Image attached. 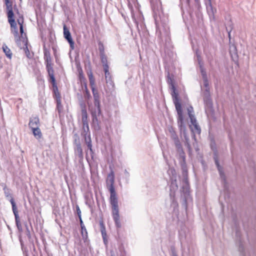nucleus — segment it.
Segmentation results:
<instances>
[{"mask_svg":"<svg viewBox=\"0 0 256 256\" xmlns=\"http://www.w3.org/2000/svg\"><path fill=\"white\" fill-rule=\"evenodd\" d=\"M106 183V188L110 192V202L112 206L113 219L116 226L120 228L121 227V224L120 220L118 198L114 186V174L112 170L108 176Z\"/></svg>","mask_w":256,"mask_h":256,"instance_id":"obj_1","label":"nucleus"},{"mask_svg":"<svg viewBox=\"0 0 256 256\" xmlns=\"http://www.w3.org/2000/svg\"><path fill=\"white\" fill-rule=\"evenodd\" d=\"M178 114V125L180 134L186 132V128L184 122L182 106L180 102L174 103Z\"/></svg>","mask_w":256,"mask_h":256,"instance_id":"obj_2","label":"nucleus"},{"mask_svg":"<svg viewBox=\"0 0 256 256\" xmlns=\"http://www.w3.org/2000/svg\"><path fill=\"white\" fill-rule=\"evenodd\" d=\"M168 130L170 134V138L173 140L176 148L177 154L184 153L181 142L174 128L172 126L168 127Z\"/></svg>","mask_w":256,"mask_h":256,"instance_id":"obj_3","label":"nucleus"},{"mask_svg":"<svg viewBox=\"0 0 256 256\" xmlns=\"http://www.w3.org/2000/svg\"><path fill=\"white\" fill-rule=\"evenodd\" d=\"M178 156L182 170V181L186 182V180H188V172L186 162L185 153H184L183 154H178Z\"/></svg>","mask_w":256,"mask_h":256,"instance_id":"obj_4","label":"nucleus"},{"mask_svg":"<svg viewBox=\"0 0 256 256\" xmlns=\"http://www.w3.org/2000/svg\"><path fill=\"white\" fill-rule=\"evenodd\" d=\"M92 116V124L95 130H99L100 129V122L98 116L102 114L100 108H94L91 110Z\"/></svg>","mask_w":256,"mask_h":256,"instance_id":"obj_5","label":"nucleus"},{"mask_svg":"<svg viewBox=\"0 0 256 256\" xmlns=\"http://www.w3.org/2000/svg\"><path fill=\"white\" fill-rule=\"evenodd\" d=\"M10 202L12 206V210L14 214V215L16 224V226L18 228V229L20 231H22V225L20 222V217L18 216V210L17 209L16 204L14 200V199H13V198H12L10 200Z\"/></svg>","mask_w":256,"mask_h":256,"instance_id":"obj_6","label":"nucleus"},{"mask_svg":"<svg viewBox=\"0 0 256 256\" xmlns=\"http://www.w3.org/2000/svg\"><path fill=\"white\" fill-rule=\"evenodd\" d=\"M168 82L170 85L172 90V96L174 103L180 102L178 98V94L176 92V88L174 86L172 79L170 77V75L168 76Z\"/></svg>","mask_w":256,"mask_h":256,"instance_id":"obj_7","label":"nucleus"},{"mask_svg":"<svg viewBox=\"0 0 256 256\" xmlns=\"http://www.w3.org/2000/svg\"><path fill=\"white\" fill-rule=\"evenodd\" d=\"M64 38L68 40L70 44V48L73 50L74 48V42L72 38L70 32L66 24L64 25Z\"/></svg>","mask_w":256,"mask_h":256,"instance_id":"obj_8","label":"nucleus"},{"mask_svg":"<svg viewBox=\"0 0 256 256\" xmlns=\"http://www.w3.org/2000/svg\"><path fill=\"white\" fill-rule=\"evenodd\" d=\"M82 136L85 138L86 137H88V134L90 135L88 117L82 118Z\"/></svg>","mask_w":256,"mask_h":256,"instance_id":"obj_9","label":"nucleus"},{"mask_svg":"<svg viewBox=\"0 0 256 256\" xmlns=\"http://www.w3.org/2000/svg\"><path fill=\"white\" fill-rule=\"evenodd\" d=\"M24 36H22V39L21 41V46H18L20 48H23L28 58H30L29 55L30 54V51L28 47V39L26 38V34H24Z\"/></svg>","mask_w":256,"mask_h":256,"instance_id":"obj_10","label":"nucleus"},{"mask_svg":"<svg viewBox=\"0 0 256 256\" xmlns=\"http://www.w3.org/2000/svg\"><path fill=\"white\" fill-rule=\"evenodd\" d=\"M205 2L206 6V10L208 15L210 17L214 18V14L216 12V10L213 8L212 4V0L206 1Z\"/></svg>","mask_w":256,"mask_h":256,"instance_id":"obj_11","label":"nucleus"},{"mask_svg":"<svg viewBox=\"0 0 256 256\" xmlns=\"http://www.w3.org/2000/svg\"><path fill=\"white\" fill-rule=\"evenodd\" d=\"M28 126L32 130L34 128H39L40 126L39 118L38 116L30 118Z\"/></svg>","mask_w":256,"mask_h":256,"instance_id":"obj_12","label":"nucleus"},{"mask_svg":"<svg viewBox=\"0 0 256 256\" xmlns=\"http://www.w3.org/2000/svg\"><path fill=\"white\" fill-rule=\"evenodd\" d=\"M11 32L14 35L15 41L17 45L21 46V41H22V36H19L18 28H11Z\"/></svg>","mask_w":256,"mask_h":256,"instance_id":"obj_13","label":"nucleus"},{"mask_svg":"<svg viewBox=\"0 0 256 256\" xmlns=\"http://www.w3.org/2000/svg\"><path fill=\"white\" fill-rule=\"evenodd\" d=\"M100 226L104 242L105 244H106L108 242L106 228L102 220L100 222Z\"/></svg>","mask_w":256,"mask_h":256,"instance_id":"obj_14","label":"nucleus"},{"mask_svg":"<svg viewBox=\"0 0 256 256\" xmlns=\"http://www.w3.org/2000/svg\"><path fill=\"white\" fill-rule=\"evenodd\" d=\"M48 76L50 78V82L53 86L56 84V80L54 76V70L52 66H46Z\"/></svg>","mask_w":256,"mask_h":256,"instance_id":"obj_15","label":"nucleus"},{"mask_svg":"<svg viewBox=\"0 0 256 256\" xmlns=\"http://www.w3.org/2000/svg\"><path fill=\"white\" fill-rule=\"evenodd\" d=\"M109 68H106L104 69V72L105 74V78L106 82L107 84H110V85L113 86L114 85V82L112 80V75L110 74V72H109Z\"/></svg>","mask_w":256,"mask_h":256,"instance_id":"obj_16","label":"nucleus"},{"mask_svg":"<svg viewBox=\"0 0 256 256\" xmlns=\"http://www.w3.org/2000/svg\"><path fill=\"white\" fill-rule=\"evenodd\" d=\"M74 150L75 154H76L78 155V158L80 160H82L84 158V154L81 144L74 146Z\"/></svg>","mask_w":256,"mask_h":256,"instance_id":"obj_17","label":"nucleus"},{"mask_svg":"<svg viewBox=\"0 0 256 256\" xmlns=\"http://www.w3.org/2000/svg\"><path fill=\"white\" fill-rule=\"evenodd\" d=\"M84 142H85L88 148L90 150L92 157V158L93 157L92 154H94V152L92 149V140H91V138H90V134H88V137H86L85 138H84Z\"/></svg>","mask_w":256,"mask_h":256,"instance_id":"obj_18","label":"nucleus"},{"mask_svg":"<svg viewBox=\"0 0 256 256\" xmlns=\"http://www.w3.org/2000/svg\"><path fill=\"white\" fill-rule=\"evenodd\" d=\"M230 54L232 58H236L238 57L237 49L235 44H230Z\"/></svg>","mask_w":256,"mask_h":256,"instance_id":"obj_19","label":"nucleus"},{"mask_svg":"<svg viewBox=\"0 0 256 256\" xmlns=\"http://www.w3.org/2000/svg\"><path fill=\"white\" fill-rule=\"evenodd\" d=\"M204 102L206 106V112L208 110L210 112L212 110V102L210 98H204Z\"/></svg>","mask_w":256,"mask_h":256,"instance_id":"obj_20","label":"nucleus"},{"mask_svg":"<svg viewBox=\"0 0 256 256\" xmlns=\"http://www.w3.org/2000/svg\"><path fill=\"white\" fill-rule=\"evenodd\" d=\"M100 56V58L101 62L104 67V70L106 68H109V66L108 63L107 57L106 54Z\"/></svg>","mask_w":256,"mask_h":256,"instance_id":"obj_21","label":"nucleus"},{"mask_svg":"<svg viewBox=\"0 0 256 256\" xmlns=\"http://www.w3.org/2000/svg\"><path fill=\"white\" fill-rule=\"evenodd\" d=\"M183 134H184V140H185L184 145L188 148L189 153L190 154L192 152V149L191 148V146L190 144L189 138H188V136H187L186 132L184 133Z\"/></svg>","mask_w":256,"mask_h":256,"instance_id":"obj_22","label":"nucleus"},{"mask_svg":"<svg viewBox=\"0 0 256 256\" xmlns=\"http://www.w3.org/2000/svg\"><path fill=\"white\" fill-rule=\"evenodd\" d=\"M2 48L6 56L10 59L12 57V52L10 50L6 44H3Z\"/></svg>","mask_w":256,"mask_h":256,"instance_id":"obj_23","label":"nucleus"},{"mask_svg":"<svg viewBox=\"0 0 256 256\" xmlns=\"http://www.w3.org/2000/svg\"><path fill=\"white\" fill-rule=\"evenodd\" d=\"M182 192L185 194H187L189 192V190H190L188 180H186V182L182 181Z\"/></svg>","mask_w":256,"mask_h":256,"instance_id":"obj_24","label":"nucleus"},{"mask_svg":"<svg viewBox=\"0 0 256 256\" xmlns=\"http://www.w3.org/2000/svg\"><path fill=\"white\" fill-rule=\"evenodd\" d=\"M32 131L33 134L37 139H40L42 137V134L39 128H34Z\"/></svg>","mask_w":256,"mask_h":256,"instance_id":"obj_25","label":"nucleus"},{"mask_svg":"<svg viewBox=\"0 0 256 256\" xmlns=\"http://www.w3.org/2000/svg\"><path fill=\"white\" fill-rule=\"evenodd\" d=\"M80 106L82 109V118L88 117V114L85 104L82 102L80 103Z\"/></svg>","mask_w":256,"mask_h":256,"instance_id":"obj_26","label":"nucleus"},{"mask_svg":"<svg viewBox=\"0 0 256 256\" xmlns=\"http://www.w3.org/2000/svg\"><path fill=\"white\" fill-rule=\"evenodd\" d=\"M214 160L215 164H216V166H217V168H218V170L220 172V177L222 178H223L224 180H225L224 174V172H222V171L220 170L221 167L220 166V164H219L218 159L217 157L216 156L214 157Z\"/></svg>","mask_w":256,"mask_h":256,"instance_id":"obj_27","label":"nucleus"},{"mask_svg":"<svg viewBox=\"0 0 256 256\" xmlns=\"http://www.w3.org/2000/svg\"><path fill=\"white\" fill-rule=\"evenodd\" d=\"M88 76L92 89V88H95V80L92 72L88 74Z\"/></svg>","mask_w":256,"mask_h":256,"instance_id":"obj_28","label":"nucleus"},{"mask_svg":"<svg viewBox=\"0 0 256 256\" xmlns=\"http://www.w3.org/2000/svg\"><path fill=\"white\" fill-rule=\"evenodd\" d=\"M3 190H4V193L5 196L6 198H10V200L12 198L14 199V198L12 196V194H11V193H10V190L9 188H8L6 187V186H4V188H3Z\"/></svg>","mask_w":256,"mask_h":256,"instance_id":"obj_29","label":"nucleus"},{"mask_svg":"<svg viewBox=\"0 0 256 256\" xmlns=\"http://www.w3.org/2000/svg\"><path fill=\"white\" fill-rule=\"evenodd\" d=\"M8 22L10 23V25L11 28H16L17 27L16 23L15 22L14 19V17H8Z\"/></svg>","mask_w":256,"mask_h":256,"instance_id":"obj_30","label":"nucleus"},{"mask_svg":"<svg viewBox=\"0 0 256 256\" xmlns=\"http://www.w3.org/2000/svg\"><path fill=\"white\" fill-rule=\"evenodd\" d=\"M6 9L8 10V17H14V14L12 11V4H10L9 6H6Z\"/></svg>","mask_w":256,"mask_h":256,"instance_id":"obj_31","label":"nucleus"},{"mask_svg":"<svg viewBox=\"0 0 256 256\" xmlns=\"http://www.w3.org/2000/svg\"><path fill=\"white\" fill-rule=\"evenodd\" d=\"M18 22L20 24V32L22 34V36H24V28H23V19L22 20H18Z\"/></svg>","mask_w":256,"mask_h":256,"instance_id":"obj_32","label":"nucleus"},{"mask_svg":"<svg viewBox=\"0 0 256 256\" xmlns=\"http://www.w3.org/2000/svg\"><path fill=\"white\" fill-rule=\"evenodd\" d=\"M92 92L94 96V100H100V96L96 88H92Z\"/></svg>","mask_w":256,"mask_h":256,"instance_id":"obj_33","label":"nucleus"},{"mask_svg":"<svg viewBox=\"0 0 256 256\" xmlns=\"http://www.w3.org/2000/svg\"><path fill=\"white\" fill-rule=\"evenodd\" d=\"M74 146L81 144L80 138L77 134H75L74 136Z\"/></svg>","mask_w":256,"mask_h":256,"instance_id":"obj_34","label":"nucleus"},{"mask_svg":"<svg viewBox=\"0 0 256 256\" xmlns=\"http://www.w3.org/2000/svg\"><path fill=\"white\" fill-rule=\"evenodd\" d=\"M98 50L100 52V55L105 54L104 46L100 42H98Z\"/></svg>","mask_w":256,"mask_h":256,"instance_id":"obj_35","label":"nucleus"},{"mask_svg":"<svg viewBox=\"0 0 256 256\" xmlns=\"http://www.w3.org/2000/svg\"><path fill=\"white\" fill-rule=\"evenodd\" d=\"M44 58L48 59L51 58L50 53V51L47 50L45 46L44 48Z\"/></svg>","mask_w":256,"mask_h":256,"instance_id":"obj_36","label":"nucleus"},{"mask_svg":"<svg viewBox=\"0 0 256 256\" xmlns=\"http://www.w3.org/2000/svg\"><path fill=\"white\" fill-rule=\"evenodd\" d=\"M80 227H81V229H82V236H84V232H85L86 234V236H87L86 230L85 226L84 224L82 219H80Z\"/></svg>","mask_w":256,"mask_h":256,"instance_id":"obj_37","label":"nucleus"},{"mask_svg":"<svg viewBox=\"0 0 256 256\" xmlns=\"http://www.w3.org/2000/svg\"><path fill=\"white\" fill-rule=\"evenodd\" d=\"M53 86L55 87V88H54V92L55 96L56 97V100H58V99H60V92L58 91V88L56 86V84H55L54 86Z\"/></svg>","mask_w":256,"mask_h":256,"instance_id":"obj_38","label":"nucleus"},{"mask_svg":"<svg viewBox=\"0 0 256 256\" xmlns=\"http://www.w3.org/2000/svg\"><path fill=\"white\" fill-rule=\"evenodd\" d=\"M204 99L210 98V88H206L204 92Z\"/></svg>","mask_w":256,"mask_h":256,"instance_id":"obj_39","label":"nucleus"},{"mask_svg":"<svg viewBox=\"0 0 256 256\" xmlns=\"http://www.w3.org/2000/svg\"><path fill=\"white\" fill-rule=\"evenodd\" d=\"M188 113V116L194 115V108L192 106H190L187 108Z\"/></svg>","mask_w":256,"mask_h":256,"instance_id":"obj_40","label":"nucleus"},{"mask_svg":"<svg viewBox=\"0 0 256 256\" xmlns=\"http://www.w3.org/2000/svg\"><path fill=\"white\" fill-rule=\"evenodd\" d=\"M189 118L190 120V122L192 125L196 123H198L194 115L190 116Z\"/></svg>","mask_w":256,"mask_h":256,"instance_id":"obj_41","label":"nucleus"},{"mask_svg":"<svg viewBox=\"0 0 256 256\" xmlns=\"http://www.w3.org/2000/svg\"><path fill=\"white\" fill-rule=\"evenodd\" d=\"M84 90V96L86 99H89L90 97V94L88 90V88H86V89Z\"/></svg>","mask_w":256,"mask_h":256,"instance_id":"obj_42","label":"nucleus"},{"mask_svg":"<svg viewBox=\"0 0 256 256\" xmlns=\"http://www.w3.org/2000/svg\"><path fill=\"white\" fill-rule=\"evenodd\" d=\"M56 100L57 108H58V112H60V111L61 109L62 108V105L61 104V100H60V99H58V100Z\"/></svg>","mask_w":256,"mask_h":256,"instance_id":"obj_43","label":"nucleus"},{"mask_svg":"<svg viewBox=\"0 0 256 256\" xmlns=\"http://www.w3.org/2000/svg\"><path fill=\"white\" fill-rule=\"evenodd\" d=\"M193 126H194V129L196 130V132L198 134H200V126H198V124L196 123L194 124Z\"/></svg>","mask_w":256,"mask_h":256,"instance_id":"obj_44","label":"nucleus"},{"mask_svg":"<svg viewBox=\"0 0 256 256\" xmlns=\"http://www.w3.org/2000/svg\"><path fill=\"white\" fill-rule=\"evenodd\" d=\"M232 27L230 26H226V31L228 32V38L230 40V32L232 30Z\"/></svg>","mask_w":256,"mask_h":256,"instance_id":"obj_45","label":"nucleus"},{"mask_svg":"<svg viewBox=\"0 0 256 256\" xmlns=\"http://www.w3.org/2000/svg\"><path fill=\"white\" fill-rule=\"evenodd\" d=\"M204 80V86L206 88H210L209 86H208V81L207 78L203 79Z\"/></svg>","mask_w":256,"mask_h":256,"instance_id":"obj_46","label":"nucleus"},{"mask_svg":"<svg viewBox=\"0 0 256 256\" xmlns=\"http://www.w3.org/2000/svg\"><path fill=\"white\" fill-rule=\"evenodd\" d=\"M46 62V66H52V58L44 59Z\"/></svg>","mask_w":256,"mask_h":256,"instance_id":"obj_47","label":"nucleus"},{"mask_svg":"<svg viewBox=\"0 0 256 256\" xmlns=\"http://www.w3.org/2000/svg\"><path fill=\"white\" fill-rule=\"evenodd\" d=\"M94 108H100V100H94Z\"/></svg>","mask_w":256,"mask_h":256,"instance_id":"obj_48","label":"nucleus"},{"mask_svg":"<svg viewBox=\"0 0 256 256\" xmlns=\"http://www.w3.org/2000/svg\"><path fill=\"white\" fill-rule=\"evenodd\" d=\"M76 212H77V214H78V216L80 218V219H82V218H81V211H80V210L79 208V206H76Z\"/></svg>","mask_w":256,"mask_h":256,"instance_id":"obj_49","label":"nucleus"},{"mask_svg":"<svg viewBox=\"0 0 256 256\" xmlns=\"http://www.w3.org/2000/svg\"><path fill=\"white\" fill-rule=\"evenodd\" d=\"M201 73L203 79L207 78V76L206 71H204L203 69H202Z\"/></svg>","mask_w":256,"mask_h":256,"instance_id":"obj_50","label":"nucleus"},{"mask_svg":"<svg viewBox=\"0 0 256 256\" xmlns=\"http://www.w3.org/2000/svg\"><path fill=\"white\" fill-rule=\"evenodd\" d=\"M26 229H27L26 236L28 237V238L29 239H30L31 238V235H30V231L29 230H28V228H26Z\"/></svg>","mask_w":256,"mask_h":256,"instance_id":"obj_51","label":"nucleus"},{"mask_svg":"<svg viewBox=\"0 0 256 256\" xmlns=\"http://www.w3.org/2000/svg\"><path fill=\"white\" fill-rule=\"evenodd\" d=\"M174 184L176 185V188H178V185L176 184V180H172V185H174Z\"/></svg>","mask_w":256,"mask_h":256,"instance_id":"obj_52","label":"nucleus"},{"mask_svg":"<svg viewBox=\"0 0 256 256\" xmlns=\"http://www.w3.org/2000/svg\"><path fill=\"white\" fill-rule=\"evenodd\" d=\"M5 3L6 6H9L10 4H12V2H10L9 0H5Z\"/></svg>","mask_w":256,"mask_h":256,"instance_id":"obj_53","label":"nucleus"},{"mask_svg":"<svg viewBox=\"0 0 256 256\" xmlns=\"http://www.w3.org/2000/svg\"><path fill=\"white\" fill-rule=\"evenodd\" d=\"M80 79L84 78V76H83L82 72V73L80 72Z\"/></svg>","mask_w":256,"mask_h":256,"instance_id":"obj_54","label":"nucleus"},{"mask_svg":"<svg viewBox=\"0 0 256 256\" xmlns=\"http://www.w3.org/2000/svg\"><path fill=\"white\" fill-rule=\"evenodd\" d=\"M84 90H85L86 89V88H87L86 84L85 82H84Z\"/></svg>","mask_w":256,"mask_h":256,"instance_id":"obj_55","label":"nucleus"},{"mask_svg":"<svg viewBox=\"0 0 256 256\" xmlns=\"http://www.w3.org/2000/svg\"><path fill=\"white\" fill-rule=\"evenodd\" d=\"M192 138L194 140H196V136L195 134L194 133L192 134Z\"/></svg>","mask_w":256,"mask_h":256,"instance_id":"obj_56","label":"nucleus"},{"mask_svg":"<svg viewBox=\"0 0 256 256\" xmlns=\"http://www.w3.org/2000/svg\"><path fill=\"white\" fill-rule=\"evenodd\" d=\"M198 4L200 3V0H194Z\"/></svg>","mask_w":256,"mask_h":256,"instance_id":"obj_57","label":"nucleus"},{"mask_svg":"<svg viewBox=\"0 0 256 256\" xmlns=\"http://www.w3.org/2000/svg\"><path fill=\"white\" fill-rule=\"evenodd\" d=\"M243 249V248H241V247H240V250H242Z\"/></svg>","mask_w":256,"mask_h":256,"instance_id":"obj_58","label":"nucleus"},{"mask_svg":"<svg viewBox=\"0 0 256 256\" xmlns=\"http://www.w3.org/2000/svg\"><path fill=\"white\" fill-rule=\"evenodd\" d=\"M86 158L87 160L88 161V156H87V154H86Z\"/></svg>","mask_w":256,"mask_h":256,"instance_id":"obj_59","label":"nucleus"},{"mask_svg":"<svg viewBox=\"0 0 256 256\" xmlns=\"http://www.w3.org/2000/svg\"><path fill=\"white\" fill-rule=\"evenodd\" d=\"M230 26H232L231 22H230ZM231 26L232 27V26Z\"/></svg>","mask_w":256,"mask_h":256,"instance_id":"obj_60","label":"nucleus"}]
</instances>
